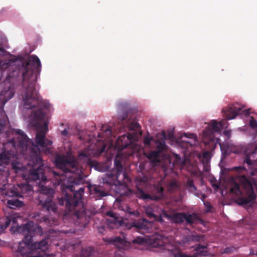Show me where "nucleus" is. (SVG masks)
<instances>
[{
  "instance_id": "1",
  "label": "nucleus",
  "mask_w": 257,
  "mask_h": 257,
  "mask_svg": "<svg viewBox=\"0 0 257 257\" xmlns=\"http://www.w3.org/2000/svg\"><path fill=\"white\" fill-rule=\"evenodd\" d=\"M22 67L19 70L23 78V98L22 105L24 109L30 110L31 115L26 118L30 125L35 126L37 128L35 143H32L28 140L24 132L19 130H11L9 133V137H16L18 142L15 140H10L5 144V149L12 147L17 151V154L9 152L5 150L0 154V165L8 164L12 157L19 155L18 153L25 154L30 153L35 157L37 154L36 149L39 152H46L51 148L52 142L45 139V133L48 131V125L50 116L53 108L51 104L45 99H43L36 89V83L38 74L41 67L39 59L35 55L29 56L22 62Z\"/></svg>"
},
{
  "instance_id": "2",
  "label": "nucleus",
  "mask_w": 257,
  "mask_h": 257,
  "mask_svg": "<svg viewBox=\"0 0 257 257\" xmlns=\"http://www.w3.org/2000/svg\"><path fill=\"white\" fill-rule=\"evenodd\" d=\"M21 219L18 214L12 213L9 216H7V220L4 225L0 226V234L4 232L5 229L12 222L11 231L23 233L25 237L20 242L16 250V257H43L49 249L48 242L43 240L39 242L33 243L32 240L33 234L41 235L42 228L37 224H34L33 222H29L23 227L17 224V220ZM3 244V241L0 239V245Z\"/></svg>"
},
{
  "instance_id": "3",
  "label": "nucleus",
  "mask_w": 257,
  "mask_h": 257,
  "mask_svg": "<svg viewBox=\"0 0 257 257\" xmlns=\"http://www.w3.org/2000/svg\"><path fill=\"white\" fill-rule=\"evenodd\" d=\"M21 62L18 60H14L13 55L0 47V81L6 86L5 89L0 94V132L3 123L8 120L2 106L14 94V88L11 84L14 83L17 79L19 72L16 67Z\"/></svg>"
},
{
  "instance_id": "4",
  "label": "nucleus",
  "mask_w": 257,
  "mask_h": 257,
  "mask_svg": "<svg viewBox=\"0 0 257 257\" xmlns=\"http://www.w3.org/2000/svg\"><path fill=\"white\" fill-rule=\"evenodd\" d=\"M247 156L245 162L250 165L253 164V169L250 172L252 176L248 179L244 175L238 176L236 179L240 182V187L236 183L235 178L230 177L228 180L229 186L231 193L234 195L236 203L239 205H244L253 201L255 195L254 188L257 190V161L252 162L253 159L257 156V148L251 154H248V151H245Z\"/></svg>"
},
{
  "instance_id": "5",
  "label": "nucleus",
  "mask_w": 257,
  "mask_h": 257,
  "mask_svg": "<svg viewBox=\"0 0 257 257\" xmlns=\"http://www.w3.org/2000/svg\"><path fill=\"white\" fill-rule=\"evenodd\" d=\"M12 165L17 173H20L21 171L24 172L22 175L25 179L34 180L36 182L37 184L42 187V192L40 197L42 198V200H40L42 206L47 210L55 211L56 205L52 200L54 191L52 189L43 188V184L46 181V177L44 175L43 171L46 172L50 169L46 167H44L43 165L40 166L37 163L32 167H31L30 164H29L28 167L26 168L23 167L21 164L18 163L13 162Z\"/></svg>"
},
{
  "instance_id": "6",
  "label": "nucleus",
  "mask_w": 257,
  "mask_h": 257,
  "mask_svg": "<svg viewBox=\"0 0 257 257\" xmlns=\"http://www.w3.org/2000/svg\"><path fill=\"white\" fill-rule=\"evenodd\" d=\"M70 146L69 143L65 145V147H67L69 149L66 156H58L55 160L57 167L61 169L64 174L60 175L54 171L52 173L55 179V184H61L63 189L65 188L68 191L71 192L73 185L77 183L76 179L81 178V171L78 168L75 159L71 155Z\"/></svg>"
},
{
  "instance_id": "7",
  "label": "nucleus",
  "mask_w": 257,
  "mask_h": 257,
  "mask_svg": "<svg viewBox=\"0 0 257 257\" xmlns=\"http://www.w3.org/2000/svg\"><path fill=\"white\" fill-rule=\"evenodd\" d=\"M199 240L194 235L184 236L182 239H171L168 254L172 257H201V256H214L217 254L216 251L212 250L210 246L197 245L191 246V242Z\"/></svg>"
},
{
  "instance_id": "8",
  "label": "nucleus",
  "mask_w": 257,
  "mask_h": 257,
  "mask_svg": "<svg viewBox=\"0 0 257 257\" xmlns=\"http://www.w3.org/2000/svg\"><path fill=\"white\" fill-rule=\"evenodd\" d=\"M138 136L139 135L137 133L123 135L118 138L114 145L109 140L107 143L103 144L98 153L93 154V151L91 150L89 151L85 150L84 152L79 154V159H82L83 158H87L92 154L94 156H97L104 151L107 152L109 149H112L114 151H117L115 164L116 166H118L119 161L123 157L121 156L122 154L120 152V151H122L126 147H128V149L132 150V153H129L128 155L124 156V158H125L132 155L133 153L140 152L142 150V147L136 143V141L138 139Z\"/></svg>"
},
{
  "instance_id": "9",
  "label": "nucleus",
  "mask_w": 257,
  "mask_h": 257,
  "mask_svg": "<svg viewBox=\"0 0 257 257\" xmlns=\"http://www.w3.org/2000/svg\"><path fill=\"white\" fill-rule=\"evenodd\" d=\"M226 121L225 120L217 121L212 120L207 124L205 130L202 133V140L204 144H209L210 142L215 141V144L218 143L220 146V150L225 155L229 154L231 152L236 153L237 152L233 150L231 146H226L221 144L217 138L215 139L214 133L221 131L222 129L226 126Z\"/></svg>"
},
{
  "instance_id": "10",
  "label": "nucleus",
  "mask_w": 257,
  "mask_h": 257,
  "mask_svg": "<svg viewBox=\"0 0 257 257\" xmlns=\"http://www.w3.org/2000/svg\"><path fill=\"white\" fill-rule=\"evenodd\" d=\"M171 239L161 235H154L151 238H144L143 236H139L132 241V243L135 245V248L139 249H144L147 245L154 248H158V251H165L171 245Z\"/></svg>"
},
{
  "instance_id": "11",
  "label": "nucleus",
  "mask_w": 257,
  "mask_h": 257,
  "mask_svg": "<svg viewBox=\"0 0 257 257\" xmlns=\"http://www.w3.org/2000/svg\"><path fill=\"white\" fill-rule=\"evenodd\" d=\"M106 215L109 216V218L107 219V224L111 228L122 226L124 229H130L132 227H135L136 229L148 230L152 226V222H148L144 218L140 220L137 223L134 222L132 224H130L126 222V219L122 220L112 211L107 212Z\"/></svg>"
},
{
  "instance_id": "12",
  "label": "nucleus",
  "mask_w": 257,
  "mask_h": 257,
  "mask_svg": "<svg viewBox=\"0 0 257 257\" xmlns=\"http://www.w3.org/2000/svg\"><path fill=\"white\" fill-rule=\"evenodd\" d=\"M160 218L161 219L166 218L168 220L176 223H180L185 220L188 223L194 222L196 218L194 215H187L183 213H175L172 216H170L164 212H162Z\"/></svg>"
},
{
  "instance_id": "13",
  "label": "nucleus",
  "mask_w": 257,
  "mask_h": 257,
  "mask_svg": "<svg viewBox=\"0 0 257 257\" xmlns=\"http://www.w3.org/2000/svg\"><path fill=\"white\" fill-rule=\"evenodd\" d=\"M157 148L158 149V152L153 151L148 154L147 157L153 163L154 165H157L160 162L161 160V152L166 151L167 147L165 144L164 140L162 139L161 140L156 141Z\"/></svg>"
},
{
  "instance_id": "14",
  "label": "nucleus",
  "mask_w": 257,
  "mask_h": 257,
  "mask_svg": "<svg viewBox=\"0 0 257 257\" xmlns=\"http://www.w3.org/2000/svg\"><path fill=\"white\" fill-rule=\"evenodd\" d=\"M197 141L194 134H184L178 140L176 146L182 148H188L189 146L196 145Z\"/></svg>"
},
{
  "instance_id": "15",
  "label": "nucleus",
  "mask_w": 257,
  "mask_h": 257,
  "mask_svg": "<svg viewBox=\"0 0 257 257\" xmlns=\"http://www.w3.org/2000/svg\"><path fill=\"white\" fill-rule=\"evenodd\" d=\"M241 108L237 104H232L223 108L222 110V116L227 120H230L235 118L237 114L240 113Z\"/></svg>"
},
{
  "instance_id": "16",
  "label": "nucleus",
  "mask_w": 257,
  "mask_h": 257,
  "mask_svg": "<svg viewBox=\"0 0 257 257\" xmlns=\"http://www.w3.org/2000/svg\"><path fill=\"white\" fill-rule=\"evenodd\" d=\"M108 243H112L119 249H126L128 248L131 245V242L127 241L125 237L123 236L114 237L111 238L107 241Z\"/></svg>"
},
{
  "instance_id": "17",
  "label": "nucleus",
  "mask_w": 257,
  "mask_h": 257,
  "mask_svg": "<svg viewBox=\"0 0 257 257\" xmlns=\"http://www.w3.org/2000/svg\"><path fill=\"white\" fill-rule=\"evenodd\" d=\"M83 192V190L80 189L78 192L74 193V198L73 199H72L69 195L67 194H65L64 201L66 202V205H67L74 203L75 205H77L81 198L82 193ZM60 203L61 204H63L64 203V200H63L62 202L60 201Z\"/></svg>"
},
{
  "instance_id": "18",
  "label": "nucleus",
  "mask_w": 257,
  "mask_h": 257,
  "mask_svg": "<svg viewBox=\"0 0 257 257\" xmlns=\"http://www.w3.org/2000/svg\"><path fill=\"white\" fill-rule=\"evenodd\" d=\"M170 163L172 162L173 164L179 165L182 168L185 167V165L189 163L188 159H182L177 154H173L169 159Z\"/></svg>"
},
{
  "instance_id": "19",
  "label": "nucleus",
  "mask_w": 257,
  "mask_h": 257,
  "mask_svg": "<svg viewBox=\"0 0 257 257\" xmlns=\"http://www.w3.org/2000/svg\"><path fill=\"white\" fill-rule=\"evenodd\" d=\"M146 214L150 217H153L155 220L159 221L160 222L163 221V218L161 219V215L162 214V212L159 214L158 216V214L153 210L152 208L150 206H146L145 207Z\"/></svg>"
},
{
  "instance_id": "20",
  "label": "nucleus",
  "mask_w": 257,
  "mask_h": 257,
  "mask_svg": "<svg viewBox=\"0 0 257 257\" xmlns=\"http://www.w3.org/2000/svg\"><path fill=\"white\" fill-rule=\"evenodd\" d=\"M8 206L10 208H15L16 207H21L23 205V202L19 200L18 199L12 198L8 200L7 201Z\"/></svg>"
},
{
  "instance_id": "21",
  "label": "nucleus",
  "mask_w": 257,
  "mask_h": 257,
  "mask_svg": "<svg viewBox=\"0 0 257 257\" xmlns=\"http://www.w3.org/2000/svg\"><path fill=\"white\" fill-rule=\"evenodd\" d=\"M118 184V185L115 184L114 185L116 193L121 195L126 194L128 190L126 185L124 184H119V183Z\"/></svg>"
},
{
  "instance_id": "22",
  "label": "nucleus",
  "mask_w": 257,
  "mask_h": 257,
  "mask_svg": "<svg viewBox=\"0 0 257 257\" xmlns=\"http://www.w3.org/2000/svg\"><path fill=\"white\" fill-rule=\"evenodd\" d=\"M19 187L23 193L27 192H30L33 190L32 186L28 184L19 185Z\"/></svg>"
},
{
  "instance_id": "23",
  "label": "nucleus",
  "mask_w": 257,
  "mask_h": 257,
  "mask_svg": "<svg viewBox=\"0 0 257 257\" xmlns=\"http://www.w3.org/2000/svg\"><path fill=\"white\" fill-rule=\"evenodd\" d=\"M136 194H137V196L139 198L144 199V200L147 199L149 198V196H148V195H147V194L144 193L143 192V191L140 188H138L137 189V191L136 192Z\"/></svg>"
},
{
  "instance_id": "24",
  "label": "nucleus",
  "mask_w": 257,
  "mask_h": 257,
  "mask_svg": "<svg viewBox=\"0 0 257 257\" xmlns=\"http://www.w3.org/2000/svg\"><path fill=\"white\" fill-rule=\"evenodd\" d=\"M199 158L202 160L203 163L207 164L210 158V153L208 152H205L202 154V157L200 156Z\"/></svg>"
},
{
  "instance_id": "25",
  "label": "nucleus",
  "mask_w": 257,
  "mask_h": 257,
  "mask_svg": "<svg viewBox=\"0 0 257 257\" xmlns=\"http://www.w3.org/2000/svg\"><path fill=\"white\" fill-rule=\"evenodd\" d=\"M128 124L127 128L128 130H137L139 128V124L136 122H130Z\"/></svg>"
},
{
  "instance_id": "26",
  "label": "nucleus",
  "mask_w": 257,
  "mask_h": 257,
  "mask_svg": "<svg viewBox=\"0 0 257 257\" xmlns=\"http://www.w3.org/2000/svg\"><path fill=\"white\" fill-rule=\"evenodd\" d=\"M178 187V184L175 180L172 181L168 187V189L170 191L174 190Z\"/></svg>"
},
{
  "instance_id": "27",
  "label": "nucleus",
  "mask_w": 257,
  "mask_h": 257,
  "mask_svg": "<svg viewBox=\"0 0 257 257\" xmlns=\"http://www.w3.org/2000/svg\"><path fill=\"white\" fill-rule=\"evenodd\" d=\"M235 248L233 246L226 247L221 253H229L235 250Z\"/></svg>"
},
{
  "instance_id": "28",
  "label": "nucleus",
  "mask_w": 257,
  "mask_h": 257,
  "mask_svg": "<svg viewBox=\"0 0 257 257\" xmlns=\"http://www.w3.org/2000/svg\"><path fill=\"white\" fill-rule=\"evenodd\" d=\"M249 125L252 128L257 131V121L252 117L249 120Z\"/></svg>"
},
{
  "instance_id": "29",
  "label": "nucleus",
  "mask_w": 257,
  "mask_h": 257,
  "mask_svg": "<svg viewBox=\"0 0 257 257\" xmlns=\"http://www.w3.org/2000/svg\"><path fill=\"white\" fill-rule=\"evenodd\" d=\"M152 142H153V140L150 137H147L144 140V144L146 146L150 145V144H151Z\"/></svg>"
},
{
  "instance_id": "30",
  "label": "nucleus",
  "mask_w": 257,
  "mask_h": 257,
  "mask_svg": "<svg viewBox=\"0 0 257 257\" xmlns=\"http://www.w3.org/2000/svg\"><path fill=\"white\" fill-rule=\"evenodd\" d=\"M156 190L158 193L159 194V197H161L162 196V192H163V187L162 186V184L159 185V186L157 187Z\"/></svg>"
},
{
  "instance_id": "31",
  "label": "nucleus",
  "mask_w": 257,
  "mask_h": 257,
  "mask_svg": "<svg viewBox=\"0 0 257 257\" xmlns=\"http://www.w3.org/2000/svg\"><path fill=\"white\" fill-rule=\"evenodd\" d=\"M125 211L128 212L129 213H130L131 214H134V215H136L137 216H138L139 215V214H140L139 212H138V211H134L133 212H131L130 208L129 207H127V206L126 207V209H125Z\"/></svg>"
},
{
  "instance_id": "32",
  "label": "nucleus",
  "mask_w": 257,
  "mask_h": 257,
  "mask_svg": "<svg viewBox=\"0 0 257 257\" xmlns=\"http://www.w3.org/2000/svg\"><path fill=\"white\" fill-rule=\"evenodd\" d=\"M104 133H105V135L106 136H109V135H110L111 134V129H110V128H107L105 130V131Z\"/></svg>"
},
{
  "instance_id": "33",
  "label": "nucleus",
  "mask_w": 257,
  "mask_h": 257,
  "mask_svg": "<svg viewBox=\"0 0 257 257\" xmlns=\"http://www.w3.org/2000/svg\"><path fill=\"white\" fill-rule=\"evenodd\" d=\"M235 169H236L238 171L241 173H243V172L245 171L244 168L241 167H236L235 168Z\"/></svg>"
},
{
  "instance_id": "34",
  "label": "nucleus",
  "mask_w": 257,
  "mask_h": 257,
  "mask_svg": "<svg viewBox=\"0 0 257 257\" xmlns=\"http://www.w3.org/2000/svg\"><path fill=\"white\" fill-rule=\"evenodd\" d=\"M127 116V114L126 113H123L122 115H119L118 116V118L120 120H122L124 119Z\"/></svg>"
},
{
  "instance_id": "35",
  "label": "nucleus",
  "mask_w": 257,
  "mask_h": 257,
  "mask_svg": "<svg viewBox=\"0 0 257 257\" xmlns=\"http://www.w3.org/2000/svg\"><path fill=\"white\" fill-rule=\"evenodd\" d=\"M224 134L227 137H229L230 136L231 131L228 130L225 131V132H224Z\"/></svg>"
},
{
  "instance_id": "36",
  "label": "nucleus",
  "mask_w": 257,
  "mask_h": 257,
  "mask_svg": "<svg viewBox=\"0 0 257 257\" xmlns=\"http://www.w3.org/2000/svg\"><path fill=\"white\" fill-rule=\"evenodd\" d=\"M61 134L63 136H66L67 134V131L66 130H64V131H62Z\"/></svg>"
},
{
  "instance_id": "37",
  "label": "nucleus",
  "mask_w": 257,
  "mask_h": 257,
  "mask_svg": "<svg viewBox=\"0 0 257 257\" xmlns=\"http://www.w3.org/2000/svg\"><path fill=\"white\" fill-rule=\"evenodd\" d=\"M188 185L189 186L193 187L195 189V187L193 185V183L191 181L188 182Z\"/></svg>"
},
{
  "instance_id": "38",
  "label": "nucleus",
  "mask_w": 257,
  "mask_h": 257,
  "mask_svg": "<svg viewBox=\"0 0 257 257\" xmlns=\"http://www.w3.org/2000/svg\"><path fill=\"white\" fill-rule=\"evenodd\" d=\"M243 112L245 115H248L249 114V111L248 110H245L243 111Z\"/></svg>"
},
{
  "instance_id": "39",
  "label": "nucleus",
  "mask_w": 257,
  "mask_h": 257,
  "mask_svg": "<svg viewBox=\"0 0 257 257\" xmlns=\"http://www.w3.org/2000/svg\"><path fill=\"white\" fill-rule=\"evenodd\" d=\"M250 254H256L257 255V252H255L253 250H251L250 251Z\"/></svg>"
},
{
  "instance_id": "40",
  "label": "nucleus",
  "mask_w": 257,
  "mask_h": 257,
  "mask_svg": "<svg viewBox=\"0 0 257 257\" xmlns=\"http://www.w3.org/2000/svg\"><path fill=\"white\" fill-rule=\"evenodd\" d=\"M213 187L215 189H217L218 188V185L213 184H212Z\"/></svg>"
},
{
  "instance_id": "41",
  "label": "nucleus",
  "mask_w": 257,
  "mask_h": 257,
  "mask_svg": "<svg viewBox=\"0 0 257 257\" xmlns=\"http://www.w3.org/2000/svg\"><path fill=\"white\" fill-rule=\"evenodd\" d=\"M19 192H15V193H12L13 195H15V196H18V195H19Z\"/></svg>"
},
{
  "instance_id": "42",
  "label": "nucleus",
  "mask_w": 257,
  "mask_h": 257,
  "mask_svg": "<svg viewBox=\"0 0 257 257\" xmlns=\"http://www.w3.org/2000/svg\"><path fill=\"white\" fill-rule=\"evenodd\" d=\"M206 205L207 206H208H208H209V204L208 203H207V204H206Z\"/></svg>"
},
{
  "instance_id": "43",
  "label": "nucleus",
  "mask_w": 257,
  "mask_h": 257,
  "mask_svg": "<svg viewBox=\"0 0 257 257\" xmlns=\"http://www.w3.org/2000/svg\"><path fill=\"white\" fill-rule=\"evenodd\" d=\"M105 195H106V194H102V196H105Z\"/></svg>"
},
{
  "instance_id": "44",
  "label": "nucleus",
  "mask_w": 257,
  "mask_h": 257,
  "mask_svg": "<svg viewBox=\"0 0 257 257\" xmlns=\"http://www.w3.org/2000/svg\"><path fill=\"white\" fill-rule=\"evenodd\" d=\"M47 219H44V221H47Z\"/></svg>"
},
{
  "instance_id": "45",
  "label": "nucleus",
  "mask_w": 257,
  "mask_h": 257,
  "mask_svg": "<svg viewBox=\"0 0 257 257\" xmlns=\"http://www.w3.org/2000/svg\"><path fill=\"white\" fill-rule=\"evenodd\" d=\"M208 169V167H206V170L207 171Z\"/></svg>"
},
{
  "instance_id": "46",
  "label": "nucleus",
  "mask_w": 257,
  "mask_h": 257,
  "mask_svg": "<svg viewBox=\"0 0 257 257\" xmlns=\"http://www.w3.org/2000/svg\"><path fill=\"white\" fill-rule=\"evenodd\" d=\"M123 153H126V152H125H125H123L122 153V154H123Z\"/></svg>"
}]
</instances>
